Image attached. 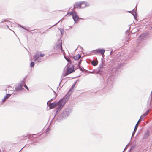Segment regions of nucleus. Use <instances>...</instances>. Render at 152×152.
<instances>
[{
  "label": "nucleus",
  "mask_w": 152,
  "mask_h": 152,
  "mask_svg": "<svg viewBox=\"0 0 152 152\" xmlns=\"http://www.w3.org/2000/svg\"><path fill=\"white\" fill-rule=\"evenodd\" d=\"M81 56L79 54H78L76 55V56H73V58L75 60H77L79 59L80 58H81Z\"/></svg>",
  "instance_id": "nucleus-9"
},
{
  "label": "nucleus",
  "mask_w": 152,
  "mask_h": 152,
  "mask_svg": "<svg viewBox=\"0 0 152 152\" xmlns=\"http://www.w3.org/2000/svg\"><path fill=\"white\" fill-rule=\"evenodd\" d=\"M87 5V3L85 1H82V3H81V8H83L86 7Z\"/></svg>",
  "instance_id": "nucleus-10"
},
{
  "label": "nucleus",
  "mask_w": 152,
  "mask_h": 152,
  "mask_svg": "<svg viewBox=\"0 0 152 152\" xmlns=\"http://www.w3.org/2000/svg\"><path fill=\"white\" fill-rule=\"evenodd\" d=\"M24 86L28 90H29V89H28V88L27 87V86L26 85V84H25L24 85Z\"/></svg>",
  "instance_id": "nucleus-17"
},
{
  "label": "nucleus",
  "mask_w": 152,
  "mask_h": 152,
  "mask_svg": "<svg viewBox=\"0 0 152 152\" xmlns=\"http://www.w3.org/2000/svg\"><path fill=\"white\" fill-rule=\"evenodd\" d=\"M22 86L21 84H19L18 86L16 87V91H18L21 90L22 89Z\"/></svg>",
  "instance_id": "nucleus-11"
},
{
  "label": "nucleus",
  "mask_w": 152,
  "mask_h": 152,
  "mask_svg": "<svg viewBox=\"0 0 152 152\" xmlns=\"http://www.w3.org/2000/svg\"><path fill=\"white\" fill-rule=\"evenodd\" d=\"M140 121H141V120L140 119H139V120L138 121V122L136 123V125L135 126L134 129V132H133V133L132 134V136H133L134 135L135 132H136V131L137 129L138 125L139 123L140 122Z\"/></svg>",
  "instance_id": "nucleus-6"
},
{
  "label": "nucleus",
  "mask_w": 152,
  "mask_h": 152,
  "mask_svg": "<svg viewBox=\"0 0 152 152\" xmlns=\"http://www.w3.org/2000/svg\"><path fill=\"white\" fill-rule=\"evenodd\" d=\"M39 56L41 57H43L45 56V54L44 53H40L39 55Z\"/></svg>",
  "instance_id": "nucleus-16"
},
{
  "label": "nucleus",
  "mask_w": 152,
  "mask_h": 152,
  "mask_svg": "<svg viewBox=\"0 0 152 152\" xmlns=\"http://www.w3.org/2000/svg\"><path fill=\"white\" fill-rule=\"evenodd\" d=\"M149 136V133L148 132L146 133L144 135V138H147Z\"/></svg>",
  "instance_id": "nucleus-14"
},
{
  "label": "nucleus",
  "mask_w": 152,
  "mask_h": 152,
  "mask_svg": "<svg viewBox=\"0 0 152 152\" xmlns=\"http://www.w3.org/2000/svg\"><path fill=\"white\" fill-rule=\"evenodd\" d=\"M69 98L68 96H65L58 102H54L50 104V108L52 109L56 107L57 106H60L59 108L61 109L62 108L66 102L68 100Z\"/></svg>",
  "instance_id": "nucleus-1"
},
{
  "label": "nucleus",
  "mask_w": 152,
  "mask_h": 152,
  "mask_svg": "<svg viewBox=\"0 0 152 152\" xmlns=\"http://www.w3.org/2000/svg\"><path fill=\"white\" fill-rule=\"evenodd\" d=\"M81 3L82 1L77 2L76 3V7L77 8H81Z\"/></svg>",
  "instance_id": "nucleus-8"
},
{
  "label": "nucleus",
  "mask_w": 152,
  "mask_h": 152,
  "mask_svg": "<svg viewBox=\"0 0 152 152\" xmlns=\"http://www.w3.org/2000/svg\"><path fill=\"white\" fill-rule=\"evenodd\" d=\"M56 49H60L61 51H62V42L61 41H58V44H57V45H56Z\"/></svg>",
  "instance_id": "nucleus-5"
},
{
  "label": "nucleus",
  "mask_w": 152,
  "mask_h": 152,
  "mask_svg": "<svg viewBox=\"0 0 152 152\" xmlns=\"http://www.w3.org/2000/svg\"><path fill=\"white\" fill-rule=\"evenodd\" d=\"M9 96H10V94H7V96L4 98V99L2 100V101L3 102H4L7 99L9 98Z\"/></svg>",
  "instance_id": "nucleus-13"
},
{
  "label": "nucleus",
  "mask_w": 152,
  "mask_h": 152,
  "mask_svg": "<svg viewBox=\"0 0 152 152\" xmlns=\"http://www.w3.org/2000/svg\"><path fill=\"white\" fill-rule=\"evenodd\" d=\"M67 15L69 16L71 15H72L73 18L75 22H77L79 19L77 15L76 12L75 11L68 13Z\"/></svg>",
  "instance_id": "nucleus-2"
},
{
  "label": "nucleus",
  "mask_w": 152,
  "mask_h": 152,
  "mask_svg": "<svg viewBox=\"0 0 152 152\" xmlns=\"http://www.w3.org/2000/svg\"><path fill=\"white\" fill-rule=\"evenodd\" d=\"M81 63V61H80V62H79V64H80Z\"/></svg>",
  "instance_id": "nucleus-19"
},
{
  "label": "nucleus",
  "mask_w": 152,
  "mask_h": 152,
  "mask_svg": "<svg viewBox=\"0 0 152 152\" xmlns=\"http://www.w3.org/2000/svg\"><path fill=\"white\" fill-rule=\"evenodd\" d=\"M149 113V110L148 111L145 113L143 115L144 116H146V115H147V114Z\"/></svg>",
  "instance_id": "nucleus-18"
},
{
  "label": "nucleus",
  "mask_w": 152,
  "mask_h": 152,
  "mask_svg": "<svg viewBox=\"0 0 152 152\" xmlns=\"http://www.w3.org/2000/svg\"><path fill=\"white\" fill-rule=\"evenodd\" d=\"M98 64V62L97 61H95L93 60L91 62V64L94 66H96Z\"/></svg>",
  "instance_id": "nucleus-12"
},
{
  "label": "nucleus",
  "mask_w": 152,
  "mask_h": 152,
  "mask_svg": "<svg viewBox=\"0 0 152 152\" xmlns=\"http://www.w3.org/2000/svg\"><path fill=\"white\" fill-rule=\"evenodd\" d=\"M105 52V50L104 49H98L96 50L95 51V53H101L103 57L104 56V53Z\"/></svg>",
  "instance_id": "nucleus-4"
},
{
  "label": "nucleus",
  "mask_w": 152,
  "mask_h": 152,
  "mask_svg": "<svg viewBox=\"0 0 152 152\" xmlns=\"http://www.w3.org/2000/svg\"><path fill=\"white\" fill-rule=\"evenodd\" d=\"M39 56L38 54H36L33 57V59L34 61H39L40 59L39 58Z\"/></svg>",
  "instance_id": "nucleus-7"
},
{
  "label": "nucleus",
  "mask_w": 152,
  "mask_h": 152,
  "mask_svg": "<svg viewBox=\"0 0 152 152\" xmlns=\"http://www.w3.org/2000/svg\"><path fill=\"white\" fill-rule=\"evenodd\" d=\"M67 60L68 61H69V59H67Z\"/></svg>",
  "instance_id": "nucleus-20"
},
{
  "label": "nucleus",
  "mask_w": 152,
  "mask_h": 152,
  "mask_svg": "<svg viewBox=\"0 0 152 152\" xmlns=\"http://www.w3.org/2000/svg\"><path fill=\"white\" fill-rule=\"evenodd\" d=\"M74 66H69L68 68L67 71L64 76H66L69 74L74 72Z\"/></svg>",
  "instance_id": "nucleus-3"
},
{
  "label": "nucleus",
  "mask_w": 152,
  "mask_h": 152,
  "mask_svg": "<svg viewBox=\"0 0 152 152\" xmlns=\"http://www.w3.org/2000/svg\"><path fill=\"white\" fill-rule=\"evenodd\" d=\"M34 63L33 62H32L30 64V66L31 67H34Z\"/></svg>",
  "instance_id": "nucleus-15"
}]
</instances>
